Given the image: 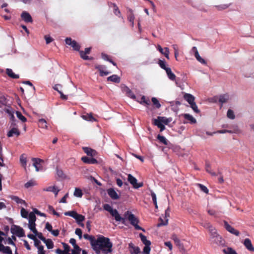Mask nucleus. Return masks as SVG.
Masks as SVG:
<instances>
[{"label":"nucleus","instance_id":"f257e3e1","mask_svg":"<svg viewBox=\"0 0 254 254\" xmlns=\"http://www.w3.org/2000/svg\"><path fill=\"white\" fill-rule=\"evenodd\" d=\"M96 254H109L113 252V243L108 237L99 235L92 246Z\"/></svg>","mask_w":254,"mask_h":254},{"label":"nucleus","instance_id":"f03ea898","mask_svg":"<svg viewBox=\"0 0 254 254\" xmlns=\"http://www.w3.org/2000/svg\"><path fill=\"white\" fill-rule=\"evenodd\" d=\"M124 216V218L125 219H127L129 221L130 224L133 226L136 230H142L143 232L145 231V230L143 228L138 225L139 223L138 219L136 217L134 214L131 213V212L129 211H126L125 213Z\"/></svg>","mask_w":254,"mask_h":254},{"label":"nucleus","instance_id":"7ed1b4c3","mask_svg":"<svg viewBox=\"0 0 254 254\" xmlns=\"http://www.w3.org/2000/svg\"><path fill=\"white\" fill-rule=\"evenodd\" d=\"M103 207L105 210L109 212L111 215L114 217L117 221L121 222L122 223L125 224V219L120 216L116 209H114L112 207L108 204H104Z\"/></svg>","mask_w":254,"mask_h":254},{"label":"nucleus","instance_id":"20e7f679","mask_svg":"<svg viewBox=\"0 0 254 254\" xmlns=\"http://www.w3.org/2000/svg\"><path fill=\"white\" fill-rule=\"evenodd\" d=\"M11 233L18 237L25 236V233L23 228L19 226L13 224L10 229Z\"/></svg>","mask_w":254,"mask_h":254},{"label":"nucleus","instance_id":"39448f33","mask_svg":"<svg viewBox=\"0 0 254 254\" xmlns=\"http://www.w3.org/2000/svg\"><path fill=\"white\" fill-rule=\"evenodd\" d=\"M65 43L66 45L70 46L73 50L79 52L81 46L75 40L70 37H67L65 39Z\"/></svg>","mask_w":254,"mask_h":254},{"label":"nucleus","instance_id":"423d86ee","mask_svg":"<svg viewBox=\"0 0 254 254\" xmlns=\"http://www.w3.org/2000/svg\"><path fill=\"white\" fill-rule=\"evenodd\" d=\"M128 181L130 183V184L133 186L134 189H138L140 187H142L143 186V184L142 182L137 183V179L132 176L131 174H128L127 176Z\"/></svg>","mask_w":254,"mask_h":254},{"label":"nucleus","instance_id":"0eeeda50","mask_svg":"<svg viewBox=\"0 0 254 254\" xmlns=\"http://www.w3.org/2000/svg\"><path fill=\"white\" fill-rule=\"evenodd\" d=\"M91 47L86 48L84 50V51H79V55L80 58L84 60H93V57H90L86 55L89 54L91 52Z\"/></svg>","mask_w":254,"mask_h":254},{"label":"nucleus","instance_id":"6e6552de","mask_svg":"<svg viewBox=\"0 0 254 254\" xmlns=\"http://www.w3.org/2000/svg\"><path fill=\"white\" fill-rule=\"evenodd\" d=\"M224 226L225 228L226 229L227 231L230 232V233L236 236H239L240 235V232L232 227L230 225L228 224V223L226 221H224Z\"/></svg>","mask_w":254,"mask_h":254},{"label":"nucleus","instance_id":"1a4fd4ad","mask_svg":"<svg viewBox=\"0 0 254 254\" xmlns=\"http://www.w3.org/2000/svg\"><path fill=\"white\" fill-rule=\"evenodd\" d=\"M122 89L123 92L125 93L127 96L133 100H136L135 95L128 87L127 86H124L122 87Z\"/></svg>","mask_w":254,"mask_h":254},{"label":"nucleus","instance_id":"9d476101","mask_svg":"<svg viewBox=\"0 0 254 254\" xmlns=\"http://www.w3.org/2000/svg\"><path fill=\"white\" fill-rule=\"evenodd\" d=\"M95 68L98 70L101 76H106L110 73V72L104 70L106 69V67L104 65L95 64Z\"/></svg>","mask_w":254,"mask_h":254},{"label":"nucleus","instance_id":"9b49d317","mask_svg":"<svg viewBox=\"0 0 254 254\" xmlns=\"http://www.w3.org/2000/svg\"><path fill=\"white\" fill-rule=\"evenodd\" d=\"M182 116L185 118L186 121H184L183 123L184 124L188 123L189 122L191 124H194L196 123V120L191 115L189 114H184Z\"/></svg>","mask_w":254,"mask_h":254},{"label":"nucleus","instance_id":"f8f14e48","mask_svg":"<svg viewBox=\"0 0 254 254\" xmlns=\"http://www.w3.org/2000/svg\"><path fill=\"white\" fill-rule=\"evenodd\" d=\"M128 248L130 254H141V252L138 247H136L132 243L128 244Z\"/></svg>","mask_w":254,"mask_h":254},{"label":"nucleus","instance_id":"ddd939ff","mask_svg":"<svg viewBox=\"0 0 254 254\" xmlns=\"http://www.w3.org/2000/svg\"><path fill=\"white\" fill-rule=\"evenodd\" d=\"M134 19L135 16L133 13V11L131 9H129L127 14V19L129 23V25L131 27L134 26Z\"/></svg>","mask_w":254,"mask_h":254},{"label":"nucleus","instance_id":"4468645a","mask_svg":"<svg viewBox=\"0 0 254 254\" xmlns=\"http://www.w3.org/2000/svg\"><path fill=\"white\" fill-rule=\"evenodd\" d=\"M192 51L194 52V56L198 62L202 64H206L205 61L199 56L197 48L195 47H192Z\"/></svg>","mask_w":254,"mask_h":254},{"label":"nucleus","instance_id":"2eb2a0df","mask_svg":"<svg viewBox=\"0 0 254 254\" xmlns=\"http://www.w3.org/2000/svg\"><path fill=\"white\" fill-rule=\"evenodd\" d=\"M157 50L162 55H164L167 59H169V50L168 48L165 47L164 49H163L160 45H158L157 46Z\"/></svg>","mask_w":254,"mask_h":254},{"label":"nucleus","instance_id":"dca6fc26","mask_svg":"<svg viewBox=\"0 0 254 254\" xmlns=\"http://www.w3.org/2000/svg\"><path fill=\"white\" fill-rule=\"evenodd\" d=\"M173 240H174L176 245L178 247L180 250L185 252V249L184 247L183 244L181 242L180 239L176 235L173 236Z\"/></svg>","mask_w":254,"mask_h":254},{"label":"nucleus","instance_id":"f3484780","mask_svg":"<svg viewBox=\"0 0 254 254\" xmlns=\"http://www.w3.org/2000/svg\"><path fill=\"white\" fill-rule=\"evenodd\" d=\"M32 161L33 162V165L35 167L36 171H39L41 167L40 163L43 162V160L39 158H32Z\"/></svg>","mask_w":254,"mask_h":254},{"label":"nucleus","instance_id":"a211bd4d","mask_svg":"<svg viewBox=\"0 0 254 254\" xmlns=\"http://www.w3.org/2000/svg\"><path fill=\"white\" fill-rule=\"evenodd\" d=\"M81 160L86 164H94L97 163L96 159L93 158H89L86 156H83L81 158Z\"/></svg>","mask_w":254,"mask_h":254},{"label":"nucleus","instance_id":"6ab92c4d","mask_svg":"<svg viewBox=\"0 0 254 254\" xmlns=\"http://www.w3.org/2000/svg\"><path fill=\"white\" fill-rule=\"evenodd\" d=\"M244 245L245 247L250 251L254 252V248L253 246L251 240L247 238L244 240Z\"/></svg>","mask_w":254,"mask_h":254},{"label":"nucleus","instance_id":"aec40b11","mask_svg":"<svg viewBox=\"0 0 254 254\" xmlns=\"http://www.w3.org/2000/svg\"><path fill=\"white\" fill-rule=\"evenodd\" d=\"M82 149L84 152L88 156L93 157L95 156L96 153L95 150L88 147H83Z\"/></svg>","mask_w":254,"mask_h":254},{"label":"nucleus","instance_id":"412c9836","mask_svg":"<svg viewBox=\"0 0 254 254\" xmlns=\"http://www.w3.org/2000/svg\"><path fill=\"white\" fill-rule=\"evenodd\" d=\"M107 191L109 195L113 199L116 200L119 198V196L113 189H109Z\"/></svg>","mask_w":254,"mask_h":254},{"label":"nucleus","instance_id":"4be33fe9","mask_svg":"<svg viewBox=\"0 0 254 254\" xmlns=\"http://www.w3.org/2000/svg\"><path fill=\"white\" fill-rule=\"evenodd\" d=\"M184 98L190 104V105L195 102L194 97L190 94L185 93V95H184Z\"/></svg>","mask_w":254,"mask_h":254},{"label":"nucleus","instance_id":"5701e85b","mask_svg":"<svg viewBox=\"0 0 254 254\" xmlns=\"http://www.w3.org/2000/svg\"><path fill=\"white\" fill-rule=\"evenodd\" d=\"M113 7H114L113 12H114V14L118 16L119 18H120L122 20L123 22H125L124 18L123 16L121 15V11L119 10L118 6H117V5L115 3H113Z\"/></svg>","mask_w":254,"mask_h":254},{"label":"nucleus","instance_id":"b1692460","mask_svg":"<svg viewBox=\"0 0 254 254\" xmlns=\"http://www.w3.org/2000/svg\"><path fill=\"white\" fill-rule=\"evenodd\" d=\"M22 19L26 22H30L32 21V17L30 14L26 11H24L21 15Z\"/></svg>","mask_w":254,"mask_h":254},{"label":"nucleus","instance_id":"393cba45","mask_svg":"<svg viewBox=\"0 0 254 254\" xmlns=\"http://www.w3.org/2000/svg\"><path fill=\"white\" fill-rule=\"evenodd\" d=\"M210 240L212 243L217 245H223L224 244L223 240L219 235H217L213 239H211Z\"/></svg>","mask_w":254,"mask_h":254},{"label":"nucleus","instance_id":"a878e982","mask_svg":"<svg viewBox=\"0 0 254 254\" xmlns=\"http://www.w3.org/2000/svg\"><path fill=\"white\" fill-rule=\"evenodd\" d=\"M15 134L16 136H19L20 134V131L19 130L15 127L12 128L7 133L8 137H12L13 135Z\"/></svg>","mask_w":254,"mask_h":254},{"label":"nucleus","instance_id":"bb28decb","mask_svg":"<svg viewBox=\"0 0 254 254\" xmlns=\"http://www.w3.org/2000/svg\"><path fill=\"white\" fill-rule=\"evenodd\" d=\"M135 101L139 102L140 104L148 106L150 104V100L149 99H146L144 96H142L140 100L137 99L136 98Z\"/></svg>","mask_w":254,"mask_h":254},{"label":"nucleus","instance_id":"cd10ccee","mask_svg":"<svg viewBox=\"0 0 254 254\" xmlns=\"http://www.w3.org/2000/svg\"><path fill=\"white\" fill-rule=\"evenodd\" d=\"M107 80L119 83L120 82V77L116 74H113L107 78Z\"/></svg>","mask_w":254,"mask_h":254},{"label":"nucleus","instance_id":"c85d7f7f","mask_svg":"<svg viewBox=\"0 0 254 254\" xmlns=\"http://www.w3.org/2000/svg\"><path fill=\"white\" fill-rule=\"evenodd\" d=\"M6 73L8 76L13 79H18L19 78V75L15 74L10 68H7Z\"/></svg>","mask_w":254,"mask_h":254},{"label":"nucleus","instance_id":"c756f323","mask_svg":"<svg viewBox=\"0 0 254 254\" xmlns=\"http://www.w3.org/2000/svg\"><path fill=\"white\" fill-rule=\"evenodd\" d=\"M19 160L22 166L26 170L27 158L26 155L24 154L21 155Z\"/></svg>","mask_w":254,"mask_h":254},{"label":"nucleus","instance_id":"7c9ffc66","mask_svg":"<svg viewBox=\"0 0 254 254\" xmlns=\"http://www.w3.org/2000/svg\"><path fill=\"white\" fill-rule=\"evenodd\" d=\"M165 71L168 78L171 80L174 81L176 79V75L174 73L172 72L171 69L170 67L166 68Z\"/></svg>","mask_w":254,"mask_h":254},{"label":"nucleus","instance_id":"2f4dec72","mask_svg":"<svg viewBox=\"0 0 254 254\" xmlns=\"http://www.w3.org/2000/svg\"><path fill=\"white\" fill-rule=\"evenodd\" d=\"M44 190L47 191H51L54 192L56 195H57L58 192L60 191V190L58 189L56 187L53 186V187H48L46 189H44Z\"/></svg>","mask_w":254,"mask_h":254},{"label":"nucleus","instance_id":"473e14b6","mask_svg":"<svg viewBox=\"0 0 254 254\" xmlns=\"http://www.w3.org/2000/svg\"><path fill=\"white\" fill-rule=\"evenodd\" d=\"M156 120H159L161 123H163L165 125H168L172 121L171 118H166L164 117H158Z\"/></svg>","mask_w":254,"mask_h":254},{"label":"nucleus","instance_id":"72a5a7b5","mask_svg":"<svg viewBox=\"0 0 254 254\" xmlns=\"http://www.w3.org/2000/svg\"><path fill=\"white\" fill-rule=\"evenodd\" d=\"M139 237L141 242L145 246H146L151 245V242L149 240H147L146 236L143 235L142 233L139 234Z\"/></svg>","mask_w":254,"mask_h":254},{"label":"nucleus","instance_id":"f704fd0d","mask_svg":"<svg viewBox=\"0 0 254 254\" xmlns=\"http://www.w3.org/2000/svg\"><path fill=\"white\" fill-rule=\"evenodd\" d=\"M139 237L141 242L145 246H146L151 245V242L149 240H147L146 236L143 235L142 233L139 234Z\"/></svg>","mask_w":254,"mask_h":254},{"label":"nucleus","instance_id":"c9c22d12","mask_svg":"<svg viewBox=\"0 0 254 254\" xmlns=\"http://www.w3.org/2000/svg\"><path fill=\"white\" fill-rule=\"evenodd\" d=\"M139 237L141 242L145 246H146L151 245V242L149 240H147L146 236L143 235L142 233L139 234Z\"/></svg>","mask_w":254,"mask_h":254},{"label":"nucleus","instance_id":"e433bc0d","mask_svg":"<svg viewBox=\"0 0 254 254\" xmlns=\"http://www.w3.org/2000/svg\"><path fill=\"white\" fill-rule=\"evenodd\" d=\"M229 95L227 94L221 95L219 97V101L222 104L226 103L229 100Z\"/></svg>","mask_w":254,"mask_h":254},{"label":"nucleus","instance_id":"4c0bfd02","mask_svg":"<svg viewBox=\"0 0 254 254\" xmlns=\"http://www.w3.org/2000/svg\"><path fill=\"white\" fill-rule=\"evenodd\" d=\"M83 237L85 239L88 240L90 241V245L92 246L94 241L96 240V238L92 235H89L87 234H84Z\"/></svg>","mask_w":254,"mask_h":254},{"label":"nucleus","instance_id":"58836bf2","mask_svg":"<svg viewBox=\"0 0 254 254\" xmlns=\"http://www.w3.org/2000/svg\"><path fill=\"white\" fill-rule=\"evenodd\" d=\"M38 126L43 128H47V123L45 119H41L38 121Z\"/></svg>","mask_w":254,"mask_h":254},{"label":"nucleus","instance_id":"ea45409f","mask_svg":"<svg viewBox=\"0 0 254 254\" xmlns=\"http://www.w3.org/2000/svg\"><path fill=\"white\" fill-rule=\"evenodd\" d=\"M153 124L155 126H157L160 128V131H162L165 129V127L162 124V123L159 122V120H154Z\"/></svg>","mask_w":254,"mask_h":254},{"label":"nucleus","instance_id":"a19ab883","mask_svg":"<svg viewBox=\"0 0 254 254\" xmlns=\"http://www.w3.org/2000/svg\"><path fill=\"white\" fill-rule=\"evenodd\" d=\"M209 230L210 234H211L210 239H213L215 236H216L217 235H218L217 233L216 229L215 228H213V227L211 226L209 227Z\"/></svg>","mask_w":254,"mask_h":254},{"label":"nucleus","instance_id":"79ce46f5","mask_svg":"<svg viewBox=\"0 0 254 254\" xmlns=\"http://www.w3.org/2000/svg\"><path fill=\"white\" fill-rule=\"evenodd\" d=\"M157 138L158 139L160 143H162L166 145L168 144V141L164 136L158 134L157 135Z\"/></svg>","mask_w":254,"mask_h":254},{"label":"nucleus","instance_id":"37998d69","mask_svg":"<svg viewBox=\"0 0 254 254\" xmlns=\"http://www.w3.org/2000/svg\"><path fill=\"white\" fill-rule=\"evenodd\" d=\"M43 242L46 244L48 249H51L54 247V243L50 239H46V241H44Z\"/></svg>","mask_w":254,"mask_h":254},{"label":"nucleus","instance_id":"c03bdc74","mask_svg":"<svg viewBox=\"0 0 254 254\" xmlns=\"http://www.w3.org/2000/svg\"><path fill=\"white\" fill-rule=\"evenodd\" d=\"M82 118L87 121H95V119L93 117L92 114H87L85 115H83Z\"/></svg>","mask_w":254,"mask_h":254},{"label":"nucleus","instance_id":"a18cd8bd","mask_svg":"<svg viewBox=\"0 0 254 254\" xmlns=\"http://www.w3.org/2000/svg\"><path fill=\"white\" fill-rule=\"evenodd\" d=\"M225 254H237L236 252L231 248H227L223 250Z\"/></svg>","mask_w":254,"mask_h":254},{"label":"nucleus","instance_id":"49530a36","mask_svg":"<svg viewBox=\"0 0 254 254\" xmlns=\"http://www.w3.org/2000/svg\"><path fill=\"white\" fill-rule=\"evenodd\" d=\"M73 195L77 197H81L83 195V193L80 189L76 188L75 189Z\"/></svg>","mask_w":254,"mask_h":254},{"label":"nucleus","instance_id":"de8ad7c7","mask_svg":"<svg viewBox=\"0 0 254 254\" xmlns=\"http://www.w3.org/2000/svg\"><path fill=\"white\" fill-rule=\"evenodd\" d=\"M12 200L15 201L17 203H20V204H26V202L19 198L18 196H12L11 197Z\"/></svg>","mask_w":254,"mask_h":254},{"label":"nucleus","instance_id":"09e8293b","mask_svg":"<svg viewBox=\"0 0 254 254\" xmlns=\"http://www.w3.org/2000/svg\"><path fill=\"white\" fill-rule=\"evenodd\" d=\"M77 213L75 211H67V212H65L64 213V215H66V216H69L70 217H72V218H75L77 215Z\"/></svg>","mask_w":254,"mask_h":254},{"label":"nucleus","instance_id":"8fccbe9b","mask_svg":"<svg viewBox=\"0 0 254 254\" xmlns=\"http://www.w3.org/2000/svg\"><path fill=\"white\" fill-rule=\"evenodd\" d=\"M29 222H35L36 217L34 212H31L29 214Z\"/></svg>","mask_w":254,"mask_h":254},{"label":"nucleus","instance_id":"3c124183","mask_svg":"<svg viewBox=\"0 0 254 254\" xmlns=\"http://www.w3.org/2000/svg\"><path fill=\"white\" fill-rule=\"evenodd\" d=\"M158 64L161 68L164 69L165 70L166 69V68H168V67L166 66L165 61L164 60H159Z\"/></svg>","mask_w":254,"mask_h":254},{"label":"nucleus","instance_id":"603ef678","mask_svg":"<svg viewBox=\"0 0 254 254\" xmlns=\"http://www.w3.org/2000/svg\"><path fill=\"white\" fill-rule=\"evenodd\" d=\"M153 105L155 106V107L157 109H159L161 107V104L159 102L157 99L155 97H152L151 99Z\"/></svg>","mask_w":254,"mask_h":254},{"label":"nucleus","instance_id":"864d4df0","mask_svg":"<svg viewBox=\"0 0 254 254\" xmlns=\"http://www.w3.org/2000/svg\"><path fill=\"white\" fill-rule=\"evenodd\" d=\"M73 248L74 249L72 250L71 254H80L81 251V248L78 245H76Z\"/></svg>","mask_w":254,"mask_h":254},{"label":"nucleus","instance_id":"5fc2aeb1","mask_svg":"<svg viewBox=\"0 0 254 254\" xmlns=\"http://www.w3.org/2000/svg\"><path fill=\"white\" fill-rule=\"evenodd\" d=\"M17 117L22 122H25L27 120L26 118L22 115L21 113L19 111H17L16 113Z\"/></svg>","mask_w":254,"mask_h":254},{"label":"nucleus","instance_id":"6e6d98bb","mask_svg":"<svg viewBox=\"0 0 254 254\" xmlns=\"http://www.w3.org/2000/svg\"><path fill=\"white\" fill-rule=\"evenodd\" d=\"M227 117L230 119L233 120L235 118L234 113L233 110L229 109L227 113Z\"/></svg>","mask_w":254,"mask_h":254},{"label":"nucleus","instance_id":"4d7b16f0","mask_svg":"<svg viewBox=\"0 0 254 254\" xmlns=\"http://www.w3.org/2000/svg\"><path fill=\"white\" fill-rule=\"evenodd\" d=\"M62 244L64 248V254H70L69 253L70 247L67 244L64 243H63Z\"/></svg>","mask_w":254,"mask_h":254},{"label":"nucleus","instance_id":"13d9d810","mask_svg":"<svg viewBox=\"0 0 254 254\" xmlns=\"http://www.w3.org/2000/svg\"><path fill=\"white\" fill-rule=\"evenodd\" d=\"M57 174L60 178L62 179H65L66 177V176L64 173L63 171L62 170L59 169L58 168L57 169Z\"/></svg>","mask_w":254,"mask_h":254},{"label":"nucleus","instance_id":"bf43d9fd","mask_svg":"<svg viewBox=\"0 0 254 254\" xmlns=\"http://www.w3.org/2000/svg\"><path fill=\"white\" fill-rule=\"evenodd\" d=\"M75 219L76 220L78 223H79L80 222H82L84 220L85 217L82 215L77 214Z\"/></svg>","mask_w":254,"mask_h":254},{"label":"nucleus","instance_id":"052dcab7","mask_svg":"<svg viewBox=\"0 0 254 254\" xmlns=\"http://www.w3.org/2000/svg\"><path fill=\"white\" fill-rule=\"evenodd\" d=\"M1 252L6 254H12V252L11 250L10 249V248L8 246H5L3 248V251H2Z\"/></svg>","mask_w":254,"mask_h":254},{"label":"nucleus","instance_id":"680f3d73","mask_svg":"<svg viewBox=\"0 0 254 254\" xmlns=\"http://www.w3.org/2000/svg\"><path fill=\"white\" fill-rule=\"evenodd\" d=\"M21 215L23 218H26L28 217V212L24 208H22L21 209Z\"/></svg>","mask_w":254,"mask_h":254},{"label":"nucleus","instance_id":"e2e57ef3","mask_svg":"<svg viewBox=\"0 0 254 254\" xmlns=\"http://www.w3.org/2000/svg\"><path fill=\"white\" fill-rule=\"evenodd\" d=\"M36 185V183L34 181L32 180H30L28 182H27L25 184L24 186L26 188H29L31 187H33Z\"/></svg>","mask_w":254,"mask_h":254},{"label":"nucleus","instance_id":"0e129e2a","mask_svg":"<svg viewBox=\"0 0 254 254\" xmlns=\"http://www.w3.org/2000/svg\"><path fill=\"white\" fill-rule=\"evenodd\" d=\"M190 106L195 113H199L200 112V111L198 109L197 106L195 102L190 104Z\"/></svg>","mask_w":254,"mask_h":254},{"label":"nucleus","instance_id":"69168bd1","mask_svg":"<svg viewBox=\"0 0 254 254\" xmlns=\"http://www.w3.org/2000/svg\"><path fill=\"white\" fill-rule=\"evenodd\" d=\"M198 186H199V187L201 191H203L204 192H205L206 193H208L209 190L206 187H205V186H204L202 184H198Z\"/></svg>","mask_w":254,"mask_h":254},{"label":"nucleus","instance_id":"338daca9","mask_svg":"<svg viewBox=\"0 0 254 254\" xmlns=\"http://www.w3.org/2000/svg\"><path fill=\"white\" fill-rule=\"evenodd\" d=\"M150 246H145L143 249L142 254H150Z\"/></svg>","mask_w":254,"mask_h":254},{"label":"nucleus","instance_id":"774afa93","mask_svg":"<svg viewBox=\"0 0 254 254\" xmlns=\"http://www.w3.org/2000/svg\"><path fill=\"white\" fill-rule=\"evenodd\" d=\"M44 38L46 40V42L47 44H50L53 41V39L49 35H45Z\"/></svg>","mask_w":254,"mask_h":254}]
</instances>
